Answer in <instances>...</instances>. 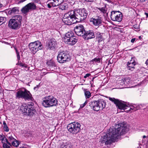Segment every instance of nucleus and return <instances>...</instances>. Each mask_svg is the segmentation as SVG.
I'll return each mask as SVG.
<instances>
[{
  "label": "nucleus",
  "mask_w": 148,
  "mask_h": 148,
  "mask_svg": "<svg viewBox=\"0 0 148 148\" xmlns=\"http://www.w3.org/2000/svg\"><path fill=\"white\" fill-rule=\"evenodd\" d=\"M98 9L103 13H106L107 10L104 8H98Z\"/></svg>",
  "instance_id": "36"
},
{
  "label": "nucleus",
  "mask_w": 148,
  "mask_h": 148,
  "mask_svg": "<svg viewBox=\"0 0 148 148\" xmlns=\"http://www.w3.org/2000/svg\"><path fill=\"white\" fill-rule=\"evenodd\" d=\"M86 1H87L89 2H92L93 1V0H86Z\"/></svg>",
  "instance_id": "46"
},
{
  "label": "nucleus",
  "mask_w": 148,
  "mask_h": 148,
  "mask_svg": "<svg viewBox=\"0 0 148 148\" xmlns=\"http://www.w3.org/2000/svg\"><path fill=\"white\" fill-rule=\"evenodd\" d=\"M34 105L33 103L29 102L27 106H24L22 105L20 108V110L24 115L32 116L36 112L35 110L32 107Z\"/></svg>",
  "instance_id": "7"
},
{
  "label": "nucleus",
  "mask_w": 148,
  "mask_h": 148,
  "mask_svg": "<svg viewBox=\"0 0 148 148\" xmlns=\"http://www.w3.org/2000/svg\"><path fill=\"white\" fill-rule=\"evenodd\" d=\"M134 58L132 57V60L130 62H128L127 63V67H134V66L136 64V62L134 60Z\"/></svg>",
  "instance_id": "21"
},
{
  "label": "nucleus",
  "mask_w": 148,
  "mask_h": 148,
  "mask_svg": "<svg viewBox=\"0 0 148 148\" xmlns=\"http://www.w3.org/2000/svg\"><path fill=\"white\" fill-rule=\"evenodd\" d=\"M136 40V38H133L131 39V42L132 43H134Z\"/></svg>",
  "instance_id": "43"
},
{
  "label": "nucleus",
  "mask_w": 148,
  "mask_h": 148,
  "mask_svg": "<svg viewBox=\"0 0 148 148\" xmlns=\"http://www.w3.org/2000/svg\"><path fill=\"white\" fill-rule=\"evenodd\" d=\"M84 35L87 39L93 38L95 37L93 32L92 30H89L86 33L85 32Z\"/></svg>",
  "instance_id": "18"
},
{
  "label": "nucleus",
  "mask_w": 148,
  "mask_h": 148,
  "mask_svg": "<svg viewBox=\"0 0 148 148\" xmlns=\"http://www.w3.org/2000/svg\"><path fill=\"white\" fill-rule=\"evenodd\" d=\"M68 5L66 4H64L61 5L59 7L60 9L62 10H67L68 8Z\"/></svg>",
  "instance_id": "28"
},
{
  "label": "nucleus",
  "mask_w": 148,
  "mask_h": 148,
  "mask_svg": "<svg viewBox=\"0 0 148 148\" xmlns=\"http://www.w3.org/2000/svg\"><path fill=\"white\" fill-rule=\"evenodd\" d=\"M60 147L61 148H64L65 147L66 145V140H62L60 141Z\"/></svg>",
  "instance_id": "27"
},
{
  "label": "nucleus",
  "mask_w": 148,
  "mask_h": 148,
  "mask_svg": "<svg viewBox=\"0 0 148 148\" xmlns=\"http://www.w3.org/2000/svg\"><path fill=\"white\" fill-rule=\"evenodd\" d=\"M116 127L117 128H110L108 132L101 137V143H105L106 145L110 144L118 139L119 136L125 133L128 130L125 125L122 124L117 125Z\"/></svg>",
  "instance_id": "1"
},
{
  "label": "nucleus",
  "mask_w": 148,
  "mask_h": 148,
  "mask_svg": "<svg viewBox=\"0 0 148 148\" xmlns=\"http://www.w3.org/2000/svg\"><path fill=\"white\" fill-rule=\"evenodd\" d=\"M57 99L52 96H46L43 99L42 104L45 108L56 106L58 104Z\"/></svg>",
  "instance_id": "5"
},
{
  "label": "nucleus",
  "mask_w": 148,
  "mask_h": 148,
  "mask_svg": "<svg viewBox=\"0 0 148 148\" xmlns=\"http://www.w3.org/2000/svg\"><path fill=\"white\" fill-rule=\"evenodd\" d=\"M145 14L147 17H148V13H145Z\"/></svg>",
  "instance_id": "49"
},
{
  "label": "nucleus",
  "mask_w": 148,
  "mask_h": 148,
  "mask_svg": "<svg viewBox=\"0 0 148 148\" xmlns=\"http://www.w3.org/2000/svg\"><path fill=\"white\" fill-rule=\"evenodd\" d=\"M48 65L51 66H56L55 62L53 61H50L48 63Z\"/></svg>",
  "instance_id": "35"
},
{
  "label": "nucleus",
  "mask_w": 148,
  "mask_h": 148,
  "mask_svg": "<svg viewBox=\"0 0 148 148\" xmlns=\"http://www.w3.org/2000/svg\"><path fill=\"white\" fill-rule=\"evenodd\" d=\"M103 34L98 33L96 34V36L97 40L99 42H100L103 40V38L102 36Z\"/></svg>",
  "instance_id": "24"
},
{
  "label": "nucleus",
  "mask_w": 148,
  "mask_h": 148,
  "mask_svg": "<svg viewBox=\"0 0 148 148\" xmlns=\"http://www.w3.org/2000/svg\"><path fill=\"white\" fill-rule=\"evenodd\" d=\"M73 11L76 17V20L78 21V22L83 21L86 18L88 14L87 11L84 8L78 9Z\"/></svg>",
  "instance_id": "9"
},
{
  "label": "nucleus",
  "mask_w": 148,
  "mask_h": 148,
  "mask_svg": "<svg viewBox=\"0 0 148 148\" xmlns=\"http://www.w3.org/2000/svg\"><path fill=\"white\" fill-rule=\"evenodd\" d=\"M90 75V73H87L84 76V77L86 78L87 77H89Z\"/></svg>",
  "instance_id": "41"
},
{
  "label": "nucleus",
  "mask_w": 148,
  "mask_h": 148,
  "mask_svg": "<svg viewBox=\"0 0 148 148\" xmlns=\"http://www.w3.org/2000/svg\"><path fill=\"white\" fill-rule=\"evenodd\" d=\"M147 0H137L139 2H143Z\"/></svg>",
  "instance_id": "44"
},
{
  "label": "nucleus",
  "mask_w": 148,
  "mask_h": 148,
  "mask_svg": "<svg viewBox=\"0 0 148 148\" xmlns=\"http://www.w3.org/2000/svg\"><path fill=\"white\" fill-rule=\"evenodd\" d=\"M19 143L18 141L16 139L12 142L11 146L12 145L13 146L17 147L19 145Z\"/></svg>",
  "instance_id": "31"
},
{
  "label": "nucleus",
  "mask_w": 148,
  "mask_h": 148,
  "mask_svg": "<svg viewBox=\"0 0 148 148\" xmlns=\"http://www.w3.org/2000/svg\"><path fill=\"white\" fill-rule=\"evenodd\" d=\"M74 30L76 34L78 36H83L84 34L85 30L82 25H80L76 26Z\"/></svg>",
  "instance_id": "16"
},
{
  "label": "nucleus",
  "mask_w": 148,
  "mask_h": 148,
  "mask_svg": "<svg viewBox=\"0 0 148 148\" xmlns=\"http://www.w3.org/2000/svg\"><path fill=\"white\" fill-rule=\"evenodd\" d=\"M3 129L4 131L6 132H8L9 131V129L5 122L4 121L3 122Z\"/></svg>",
  "instance_id": "30"
},
{
  "label": "nucleus",
  "mask_w": 148,
  "mask_h": 148,
  "mask_svg": "<svg viewBox=\"0 0 148 148\" xmlns=\"http://www.w3.org/2000/svg\"><path fill=\"white\" fill-rule=\"evenodd\" d=\"M57 60L60 63H63L69 61L70 58L68 54L62 51L59 53L57 56Z\"/></svg>",
  "instance_id": "13"
},
{
  "label": "nucleus",
  "mask_w": 148,
  "mask_h": 148,
  "mask_svg": "<svg viewBox=\"0 0 148 148\" xmlns=\"http://www.w3.org/2000/svg\"><path fill=\"white\" fill-rule=\"evenodd\" d=\"M127 68L128 70H131V71H133L134 70V67H127Z\"/></svg>",
  "instance_id": "40"
},
{
  "label": "nucleus",
  "mask_w": 148,
  "mask_h": 148,
  "mask_svg": "<svg viewBox=\"0 0 148 148\" xmlns=\"http://www.w3.org/2000/svg\"><path fill=\"white\" fill-rule=\"evenodd\" d=\"M8 141L12 142L15 140V139L11 135L9 136L8 137Z\"/></svg>",
  "instance_id": "34"
},
{
  "label": "nucleus",
  "mask_w": 148,
  "mask_h": 148,
  "mask_svg": "<svg viewBox=\"0 0 148 148\" xmlns=\"http://www.w3.org/2000/svg\"><path fill=\"white\" fill-rule=\"evenodd\" d=\"M110 17L112 20L120 22L122 21V14L119 11H112L111 12Z\"/></svg>",
  "instance_id": "14"
},
{
  "label": "nucleus",
  "mask_w": 148,
  "mask_h": 148,
  "mask_svg": "<svg viewBox=\"0 0 148 148\" xmlns=\"http://www.w3.org/2000/svg\"><path fill=\"white\" fill-rule=\"evenodd\" d=\"M64 148H69V146H67L66 147H65Z\"/></svg>",
  "instance_id": "50"
},
{
  "label": "nucleus",
  "mask_w": 148,
  "mask_h": 148,
  "mask_svg": "<svg viewBox=\"0 0 148 148\" xmlns=\"http://www.w3.org/2000/svg\"><path fill=\"white\" fill-rule=\"evenodd\" d=\"M85 105V104H82L80 105V108H83Z\"/></svg>",
  "instance_id": "45"
},
{
  "label": "nucleus",
  "mask_w": 148,
  "mask_h": 148,
  "mask_svg": "<svg viewBox=\"0 0 148 148\" xmlns=\"http://www.w3.org/2000/svg\"><path fill=\"white\" fill-rule=\"evenodd\" d=\"M106 102L103 100L94 101L90 103V106L91 108L95 111L103 110L105 107Z\"/></svg>",
  "instance_id": "8"
},
{
  "label": "nucleus",
  "mask_w": 148,
  "mask_h": 148,
  "mask_svg": "<svg viewBox=\"0 0 148 148\" xmlns=\"http://www.w3.org/2000/svg\"><path fill=\"white\" fill-rule=\"evenodd\" d=\"M35 1H36L35 2H36V1H37V2H38L39 1V0H35Z\"/></svg>",
  "instance_id": "51"
},
{
  "label": "nucleus",
  "mask_w": 148,
  "mask_h": 148,
  "mask_svg": "<svg viewBox=\"0 0 148 148\" xmlns=\"http://www.w3.org/2000/svg\"><path fill=\"white\" fill-rule=\"evenodd\" d=\"M57 43L55 39H52L48 42V47L50 49H53L56 47Z\"/></svg>",
  "instance_id": "19"
},
{
  "label": "nucleus",
  "mask_w": 148,
  "mask_h": 148,
  "mask_svg": "<svg viewBox=\"0 0 148 148\" xmlns=\"http://www.w3.org/2000/svg\"><path fill=\"white\" fill-rule=\"evenodd\" d=\"M80 125L77 122H73L69 124L67 126L68 130L73 134H75L80 130Z\"/></svg>",
  "instance_id": "11"
},
{
  "label": "nucleus",
  "mask_w": 148,
  "mask_h": 148,
  "mask_svg": "<svg viewBox=\"0 0 148 148\" xmlns=\"http://www.w3.org/2000/svg\"><path fill=\"white\" fill-rule=\"evenodd\" d=\"M109 99L110 101L113 102L118 106L119 109L123 110L127 109L126 111L127 112L136 111L139 108V106H136L135 105H130L127 103L119 101L114 98L109 97Z\"/></svg>",
  "instance_id": "2"
},
{
  "label": "nucleus",
  "mask_w": 148,
  "mask_h": 148,
  "mask_svg": "<svg viewBox=\"0 0 148 148\" xmlns=\"http://www.w3.org/2000/svg\"><path fill=\"white\" fill-rule=\"evenodd\" d=\"M6 21V18H5L0 17V25L4 23Z\"/></svg>",
  "instance_id": "32"
},
{
  "label": "nucleus",
  "mask_w": 148,
  "mask_h": 148,
  "mask_svg": "<svg viewBox=\"0 0 148 148\" xmlns=\"http://www.w3.org/2000/svg\"><path fill=\"white\" fill-rule=\"evenodd\" d=\"M16 52L17 58L18 59H19L20 58V56L19 54L18 53V52L17 51V50H16Z\"/></svg>",
  "instance_id": "42"
},
{
  "label": "nucleus",
  "mask_w": 148,
  "mask_h": 148,
  "mask_svg": "<svg viewBox=\"0 0 148 148\" xmlns=\"http://www.w3.org/2000/svg\"><path fill=\"white\" fill-rule=\"evenodd\" d=\"M19 10L17 8L15 7L12 8V9L9 11L8 13L10 14H15L18 13Z\"/></svg>",
  "instance_id": "23"
},
{
  "label": "nucleus",
  "mask_w": 148,
  "mask_h": 148,
  "mask_svg": "<svg viewBox=\"0 0 148 148\" xmlns=\"http://www.w3.org/2000/svg\"><path fill=\"white\" fill-rule=\"evenodd\" d=\"M27 5L30 11L32 10H35L36 8V5L33 3H30Z\"/></svg>",
  "instance_id": "22"
},
{
  "label": "nucleus",
  "mask_w": 148,
  "mask_h": 148,
  "mask_svg": "<svg viewBox=\"0 0 148 148\" xmlns=\"http://www.w3.org/2000/svg\"><path fill=\"white\" fill-rule=\"evenodd\" d=\"M147 138L146 136H143V139L142 140L143 143H144V144L146 143L147 142Z\"/></svg>",
  "instance_id": "37"
},
{
  "label": "nucleus",
  "mask_w": 148,
  "mask_h": 148,
  "mask_svg": "<svg viewBox=\"0 0 148 148\" xmlns=\"http://www.w3.org/2000/svg\"><path fill=\"white\" fill-rule=\"evenodd\" d=\"M64 0H48L47 2V5L49 8L59 5L64 1Z\"/></svg>",
  "instance_id": "15"
},
{
  "label": "nucleus",
  "mask_w": 148,
  "mask_h": 148,
  "mask_svg": "<svg viewBox=\"0 0 148 148\" xmlns=\"http://www.w3.org/2000/svg\"><path fill=\"white\" fill-rule=\"evenodd\" d=\"M22 148H26L25 147H22Z\"/></svg>",
  "instance_id": "52"
},
{
  "label": "nucleus",
  "mask_w": 148,
  "mask_h": 148,
  "mask_svg": "<svg viewBox=\"0 0 148 148\" xmlns=\"http://www.w3.org/2000/svg\"><path fill=\"white\" fill-rule=\"evenodd\" d=\"M19 65L20 66L23 67L25 68H27V64L22 63H20L19 64Z\"/></svg>",
  "instance_id": "39"
},
{
  "label": "nucleus",
  "mask_w": 148,
  "mask_h": 148,
  "mask_svg": "<svg viewBox=\"0 0 148 148\" xmlns=\"http://www.w3.org/2000/svg\"><path fill=\"white\" fill-rule=\"evenodd\" d=\"M74 12L73 10L69 12L64 15L62 19L63 22L67 25H70L78 22L76 20Z\"/></svg>",
  "instance_id": "4"
},
{
  "label": "nucleus",
  "mask_w": 148,
  "mask_h": 148,
  "mask_svg": "<svg viewBox=\"0 0 148 148\" xmlns=\"http://www.w3.org/2000/svg\"><path fill=\"white\" fill-rule=\"evenodd\" d=\"M130 80L128 78H125L123 80L124 84L125 85L129 84L130 82Z\"/></svg>",
  "instance_id": "33"
},
{
  "label": "nucleus",
  "mask_w": 148,
  "mask_h": 148,
  "mask_svg": "<svg viewBox=\"0 0 148 148\" xmlns=\"http://www.w3.org/2000/svg\"><path fill=\"white\" fill-rule=\"evenodd\" d=\"M64 41L66 43L73 45L76 43L77 40L76 37L73 36L72 33L68 32L66 34L64 38Z\"/></svg>",
  "instance_id": "10"
},
{
  "label": "nucleus",
  "mask_w": 148,
  "mask_h": 148,
  "mask_svg": "<svg viewBox=\"0 0 148 148\" xmlns=\"http://www.w3.org/2000/svg\"><path fill=\"white\" fill-rule=\"evenodd\" d=\"M16 97L17 99L23 98L25 100H32V95L30 92L25 88L18 90L16 92Z\"/></svg>",
  "instance_id": "6"
},
{
  "label": "nucleus",
  "mask_w": 148,
  "mask_h": 148,
  "mask_svg": "<svg viewBox=\"0 0 148 148\" xmlns=\"http://www.w3.org/2000/svg\"><path fill=\"white\" fill-rule=\"evenodd\" d=\"M87 101H85V102L84 103V104H85V105H86L87 103Z\"/></svg>",
  "instance_id": "48"
},
{
  "label": "nucleus",
  "mask_w": 148,
  "mask_h": 148,
  "mask_svg": "<svg viewBox=\"0 0 148 148\" xmlns=\"http://www.w3.org/2000/svg\"><path fill=\"white\" fill-rule=\"evenodd\" d=\"M0 140L3 144L6 143L9 145L11 146V143L8 141V140L7 139L4 135H0Z\"/></svg>",
  "instance_id": "20"
},
{
  "label": "nucleus",
  "mask_w": 148,
  "mask_h": 148,
  "mask_svg": "<svg viewBox=\"0 0 148 148\" xmlns=\"http://www.w3.org/2000/svg\"><path fill=\"white\" fill-rule=\"evenodd\" d=\"M22 19V17L20 15L15 16L13 18L9 20L8 23L9 27L14 29H19L21 25Z\"/></svg>",
  "instance_id": "3"
},
{
  "label": "nucleus",
  "mask_w": 148,
  "mask_h": 148,
  "mask_svg": "<svg viewBox=\"0 0 148 148\" xmlns=\"http://www.w3.org/2000/svg\"><path fill=\"white\" fill-rule=\"evenodd\" d=\"M1 123V122H0V124Z\"/></svg>",
  "instance_id": "53"
},
{
  "label": "nucleus",
  "mask_w": 148,
  "mask_h": 148,
  "mask_svg": "<svg viewBox=\"0 0 148 148\" xmlns=\"http://www.w3.org/2000/svg\"><path fill=\"white\" fill-rule=\"evenodd\" d=\"M145 64H146L148 66V59L145 62Z\"/></svg>",
  "instance_id": "47"
},
{
  "label": "nucleus",
  "mask_w": 148,
  "mask_h": 148,
  "mask_svg": "<svg viewBox=\"0 0 148 148\" xmlns=\"http://www.w3.org/2000/svg\"><path fill=\"white\" fill-rule=\"evenodd\" d=\"M101 59L98 57H96V58L93 59L90 61L91 63H99L100 62Z\"/></svg>",
  "instance_id": "29"
},
{
  "label": "nucleus",
  "mask_w": 148,
  "mask_h": 148,
  "mask_svg": "<svg viewBox=\"0 0 148 148\" xmlns=\"http://www.w3.org/2000/svg\"><path fill=\"white\" fill-rule=\"evenodd\" d=\"M7 143H5L3 144V148H10V146L8 145L7 144Z\"/></svg>",
  "instance_id": "38"
},
{
  "label": "nucleus",
  "mask_w": 148,
  "mask_h": 148,
  "mask_svg": "<svg viewBox=\"0 0 148 148\" xmlns=\"http://www.w3.org/2000/svg\"><path fill=\"white\" fill-rule=\"evenodd\" d=\"M84 95L86 99H88L91 96V93L89 91L87 90L86 89L84 90Z\"/></svg>",
  "instance_id": "26"
},
{
  "label": "nucleus",
  "mask_w": 148,
  "mask_h": 148,
  "mask_svg": "<svg viewBox=\"0 0 148 148\" xmlns=\"http://www.w3.org/2000/svg\"><path fill=\"white\" fill-rule=\"evenodd\" d=\"M90 21L92 22L94 25L98 26L101 23L102 20L101 17H98L96 18H91Z\"/></svg>",
  "instance_id": "17"
},
{
  "label": "nucleus",
  "mask_w": 148,
  "mask_h": 148,
  "mask_svg": "<svg viewBox=\"0 0 148 148\" xmlns=\"http://www.w3.org/2000/svg\"><path fill=\"white\" fill-rule=\"evenodd\" d=\"M30 11L27 5L23 7L21 9V11L22 13L26 14Z\"/></svg>",
  "instance_id": "25"
},
{
  "label": "nucleus",
  "mask_w": 148,
  "mask_h": 148,
  "mask_svg": "<svg viewBox=\"0 0 148 148\" xmlns=\"http://www.w3.org/2000/svg\"><path fill=\"white\" fill-rule=\"evenodd\" d=\"M29 47L32 52L34 54L43 48L42 44L38 41L31 42L29 45Z\"/></svg>",
  "instance_id": "12"
}]
</instances>
